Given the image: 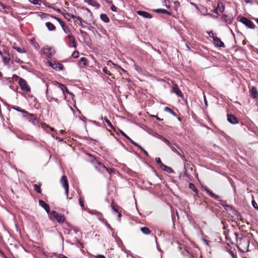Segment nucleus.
<instances>
[{"label": "nucleus", "mask_w": 258, "mask_h": 258, "mask_svg": "<svg viewBox=\"0 0 258 258\" xmlns=\"http://www.w3.org/2000/svg\"><path fill=\"white\" fill-rule=\"evenodd\" d=\"M237 245L238 248L243 251H248L249 240L247 237H240L236 238Z\"/></svg>", "instance_id": "nucleus-1"}, {"label": "nucleus", "mask_w": 258, "mask_h": 258, "mask_svg": "<svg viewBox=\"0 0 258 258\" xmlns=\"http://www.w3.org/2000/svg\"><path fill=\"white\" fill-rule=\"evenodd\" d=\"M46 63L56 71H59L62 69L63 65L55 61H48Z\"/></svg>", "instance_id": "nucleus-2"}, {"label": "nucleus", "mask_w": 258, "mask_h": 258, "mask_svg": "<svg viewBox=\"0 0 258 258\" xmlns=\"http://www.w3.org/2000/svg\"><path fill=\"white\" fill-rule=\"evenodd\" d=\"M240 22L250 29H254L255 27V25L246 17H241Z\"/></svg>", "instance_id": "nucleus-3"}, {"label": "nucleus", "mask_w": 258, "mask_h": 258, "mask_svg": "<svg viewBox=\"0 0 258 258\" xmlns=\"http://www.w3.org/2000/svg\"><path fill=\"white\" fill-rule=\"evenodd\" d=\"M43 54L50 58L55 53V50L51 47L43 48L42 50Z\"/></svg>", "instance_id": "nucleus-4"}, {"label": "nucleus", "mask_w": 258, "mask_h": 258, "mask_svg": "<svg viewBox=\"0 0 258 258\" xmlns=\"http://www.w3.org/2000/svg\"><path fill=\"white\" fill-rule=\"evenodd\" d=\"M18 84L23 91L26 92H29L30 91V89L27 85L26 81L23 79L20 78L19 79Z\"/></svg>", "instance_id": "nucleus-5"}, {"label": "nucleus", "mask_w": 258, "mask_h": 258, "mask_svg": "<svg viewBox=\"0 0 258 258\" xmlns=\"http://www.w3.org/2000/svg\"><path fill=\"white\" fill-rule=\"evenodd\" d=\"M51 215L60 223H62L64 221L63 216L61 214H59L55 211H52Z\"/></svg>", "instance_id": "nucleus-6"}, {"label": "nucleus", "mask_w": 258, "mask_h": 258, "mask_svg": "<svg viewBox=\"0 0 258 258\" xmlns=\"http://www.w3.org/2000/svg\"><path fill=\"white\" fill-rule=\"evenodd\" d=\"M60 182L64 187L65 189V194L67 195V197H68V193H69V184L67 180V178L66 176H62L61 180Z\"/></svg>", "instance_id": "nucleus-7"}, {"label": "nucleus", "mask_w": 258, "mask_h": 258, "mask_svg": "<svg viewBox=\"0 0 258 258\" xmlns=\"http://www.w3.org/2000/svg\"><path fill=\"white\" fill-rule=\"evenodd\" d=\"M96 169L99 172L103 173L105 172V170H107V167L101 162L97 161L94 164Z\"/></svg>", "instance_id": "nucleus-8"}, {"label": "nucleus", "mask_w": 258, "mask_h": 258, "mask_svg": "<svg viewBox=\"0 0 258 258\" xmlns=\"http://www.w3.org/2000/svg\"><path fill=\"white\" fill-rule=\"evenodd\" d=\"M90 214H96L97 215V216L98 217V219L99 220H100V221H102V222H104L105 225L107 226V227H108L109 229H110L111 231L113 230V229H112V228L110 226V225L107 223V222L105 221V220L102 217V215L97 212V211H91V212H89Z\"/></svg>", "instance_id": "nucleus-9"}, {"label": "nucleus", "mask_w": 258, "mask_h": 258, "mask_svg": "<svg viewBox=\"0 0 258 258\" xmlns=\"http://www.w3.org/2000/svg\"><path fill=\"white\" fill-rule=\"evenodd\" d=\"M55 19L58 21L65 33L70 34L71 33L70 29L65 25V23L62 20L56 17H55Z\"/></svg>", "instance_id": "nucleus-10"}, {"label": "nucleus", "mask_w": 258, "mask_h": 258, "mask_svg": "<svg viewBox=\"0 0 258 258\" xmlns=\"http://www.w3.org/2000/svg\"><path fill=\"white\" fill-rule=\"evenodd\" d=\"M233 19V18L231 15L224 14L221 17L222 21L227 24H230L232 23Z\"/></svg>", "instance_id": "nucleus-11"}, {"label": "nucleus", "mask_w": 258, "mask_h": 258, "mask_svg": "<svg viewBox=\"0 0 258 258\" xmlns=\"http://www.w3.org/2000/svg\"><path fill=\"white\" fill-rule=\"evenodd\" d=\"M168 146L171 148L173 152L176 153L180 157H183L181 153L178 150V149L180 150L179 148L176 144H171L170 143V145H168Z\"/></svg>", "instance_id": "nucleus-12"}, {"label": "nucleus", "mask_w": 258, "mask_h": 258, "mask_svg": "<svg viewBox=\"0 0 258 258\" xmlns=\"http://www.w3.org/2000/svg\"><path fill=\"white\" fill-rule=\"evenodd\" d=\"M137 13L140 16L147 19H151L152 18V15L149 14V13L145 12V11H138L137 12Z\"/></svg>", "instance_id": "nucleus-13"}, {"label": "nucleus", "mask_w": 258, "mask_h": 258, "mask_svg": "<svg viewBox=\"0 0 258 258\" xmlns=\"http://www.w3.org/2000/svg\"><path fill=\"white\" fill-rule=\"evenodd\" d=\"M249 94L250 96L254 98H258V91L255 87H252L249 91Z\"/></svg>", "instance_id": "nucleus-14"}, {"label": "nucleus", "mask_w": 258, "mask_h": 258, "mask_svg": "<svg viewBox=\"0 0 258 258\" xmlns=\"http://www.w3.org/2000/svg\"><path fill=\"white\" fill-rule=\"evenodd\" d=\"M227 120L231 124H236L238 123L237 118L232 114L227 115Z\"/></svg>", "instance_id": "nucleus-15"}, {"label": "nucleus", "mask_w": 258, "mask_h": 258, "mask_svg": "<svg viewBox=\"0 0 258 258\" xmlns=\"http://www.w3.org/2000/svg\"><path fill=\"white\" fill-rule=\"evenodd\" d=\"M39 205L42 207L46 212L48 213L50 211V208L49 205L46 204L44 201L42 200H39Z\"/></svg>", "instance_id": "nucleus-16"}, {"label": "nucleus", "mask_w": 258, "mask_h": 258, "mask_svg": "<svg viewBox=\"0 0 258 258\" xmlns=\"http://www.w3.org/2000/svg\"><path fill=\"white\" fill-rule=\"evenodd\" d=\"M172 92L175 93L178 96L180 97H182L183 96L181 91L179 89L178 86L176 84L173 85Z\"/></svg>", "instance_id": "nucleus-17"}, {"label": "nucleus", "mask_w": 258, "mask_h": 258, "mask_svg": "<svg viewBox=\"0 0 258 258\" xmlns=\"http://www.w3.org/2000/svg\"><path fill=\"white\" fill-rule=\"evenodd\" d=\"M112 210L113 211V212L114 214L117 215L118 217V221L119 222H120L121 220V212L119 211L117 207H115L114 206H112Z\"/></svg>", "instance_id": "nucleus-18"}, {"label": "nucleus", "mask_w": 258, "mask_h": 258, "mask_svg": "<svg viewBox=\"0 0 258 258\" xmlns=\"http://www.w3.org/2000/svg\"><path fill=\"white\" fill-rule=\"evenodd\" d=\"M213 42L214 44L219 47H223L224 43L218 37L214 38Z\"/></svg>", "instance_id": "nucleus-19"}, {"label": "nucleus", "mask_w": 258, "mask_h": 258, "mask_svg": "<svg viewBox=\"0 0 258 258\" xmlns=\"http://www.w3.org/2000/svg\"><path fill=\"white\" fill-rule=\"evenodd\" d=\"M84 1L88 5L96 7L97 9L100 7V5L95 0H84Z\"/></svg>", "instance_id": "nucleus-20"}, {"label": "nucleus", "mask_w": 258, "mask_h": 258, "mask_svg": "<svg viewBox=\"0 0 258 258\" xmlns=\"http://www.w3.org/2000/svg\"><path fill=\"white\" fill-rule=\"evenodd\" d=\"M26 115H24V116L27 118L29 121H31L32 122H34L35 120H36V117L35 115L33 114L29 113L27 112V113H25Z\"/></svg>", "instance_id": "nucleus-21"}, {"label": "nucleus", "mask_w": 258, "mask_h": 258, "mask_svg": "<svg viewBox=\"0 0 258 258\" xmlns=\"http://www.w3.org/2000/svg\"><path fill=\"white\" fill-rule=\"evenodd\" d=\"M205 190L211 197L213 198L215 200H219V196L214 194L210 189L207 187H205Z\"/></svg>", "instance_id": "nucleus-22"}, {"label": "nucleus", "mask_w": 258, "mask_h": 258, "mask_svg": "<svg viewBox=\"0 0 258 258\" xmlns=\"http://www.w3.org/2000/svg\"><path fill=\"white\" fill-rule=\"evenodd\" d=\"M161 168L165 171H166L167 172L169 173H174V171L170 167H168L164 164H162L161 165Z\"/></svg>", "instance_id": "nucleus-23"}, {"label": "nucleus", "mask_w": 258, "mask_h": 258, "mask_svg": "<svg viewBox=\"0 0 258 258\" xmlns=\"http://www.w3.org/2000/svg\"><path fill=\"white\" fill-rule=\"evenodd\" d=\"M13 48L15 49L20 53H24L26 52V50L23 47H18L15 44L13 46Z\"/></svg>", "instance_id": "nucleus-24"}, {"label": "nucleus", "mask_w": 258, "mask_h": 258, "mask_svg": "<svg viewBox=\"0 0 258 258\" xmlns=\"http://www.w3.org/2000/svg\"><path fill=\"white\" fill-rule=\"evenodd\" d=\"M153 11L155 12H156L157 13L166 14H167L168 15H171V13H170L169 12L167 11L165 9H157L154 10Z\"/></svg>", "instance_id": "nucleus-25"}, {"label": "nucleus", "mask_w": 258, "mask_h": 258, "mask_svg": "<svg viewBox=\"0 0 258 258\" xmlns=\"http://www.w3.org/2000/svg\"><path fill=\"white\" fill-rule=\"evenodd\" d=\"M11 59L13 61L16 62L18 63L21 64L23 63V61L18 58L16 55L13 54L12 55Z\"/></svg>", "instance_id": "nucleus-26"}, {"label": "nucleus", "mask_w": 258, "mask_h": 258, "mask_svg": "<svg viewBox=\"0 0 258 258\" xmlns=\"http://www.w3.org/2000/svg\"><path fill=\"white\" fill-rule=\"evenodd\" d=\"M100 17L101 20L105 23H108L109 22V18L105 14H101L100 16Z\"/></svg>", "instance_id": "nucleus-27"}, {"label": "nucleus", "mask_w": 258, "mask_h": 258, "mask_svg": "<svg viewBox=\"0 0 258 258\" xmlns=\"http://www.w3.org/2000/svg\"><path fill=\"white\" fill-rule=\"evenodd\" d=\"M216 7H217L218 10H219L221 12H223L224 11L225 7L222 2H219L217 4Z\"/></svg>", "instance_id": "nucleus-28"}, {"label": "nucleus", "mask_w": 258, "mask_h": 258, "mask_svg": "<svg viewBox=\"0 0 258 258\" xmlns=\"http://www.w3.org/2000/svg\"><path fill=\"white\" fill-rule=\"evenodd\" d=\"M45 25L49 31H53L55 29L54 25L50 22H46Z\"/></svg>", "instance_id": "nucleus-29"}, {"label": "nucleus", "mask_w": 258, "mask_h": 258, "mask_svg": "<svg viewBox=\"0 0 258 258\" xmlns=\"http://www.w3.org/2000/svg\"><path fill=\"white\" fill-rule=\"evenodd\" d=\"M54 85H55L56 87L59 88L63 92V93H64V88H66V86L61 84L57 82H55L54 83Z\"/></svg>", "instance_id": "nucleus-30"}, {"label": "nucleus", "mask_w": 258, "mask_h": 258, "mask_svg": "<svg viewBox=\"0 0 258 258\" xmlns=\"http://www.w3.org/2000/svg\"><path fill=\"white\" fill-rule=\"evenodd\" d=\"M142 232L145 235H149L151 233L150 230L146 227H142L141 228Z\"/></svg>", "instance_id": "nucleus-31"}, {"label": "nucleus", "mask_w": 258, "mask_h": 258, "mask_svg": "<svg viewBox=\"0 0 258 258\" xmlns=\"http://www.w3.org/2000/svg\"><path fill=\"white\" fill-rule=\"evenodd\" d=\"M41 127L43 130H44L46 132H48V130H50L51 131H54V129L53 128L49 126L47 124L44 123L41 124Z\"/></svg>", "instance_id": "nucleus-32"}, {"label": "nucleus", "mask_w": 258, "mask_h": 258, "mask_svg": "<svg viewBox=\"0 0 258 258\" xmlns=\"http://www.w3.org/2000/svg\"><path fill=\"white\" fill-rule=\"evenodd\" d=\"M3 62L5 66H9L10 59L7 58L6 56L3 55L2 56Z\"/></svg>", "instance_id": "nucleus-33"}, {"label": "nucleus", "mask_w": 258, "mask_h": 258, "mask_svg": "<svg viewBox=\"0 0 258 258\" xmlns=\"http://www.w3.org/2000/svg\"><path fill=\"white\" fill-rule=\"evenodd\" d=\"M69 38L70 41H72V43H73L72 46L73 47H76L77 43L76 42L75 37L72 35H69Z\"/></svg>", "instance_id": "nucleus-34"}, {"label": "nucleus", "mask_w": 258, "mask_h": 258, "mask_svg": "<svg viewBox=\"0 0 258 258\" xmlns=\"http://www.w3.org/2000/svg\"><path fill=\"white\" fill-rule=\"evenodd\" d=\"M164 110L166 112L170 113L174 116H176V113L169 107H165L164 108Z\"/></svg>", "instance_id": "nucleus-35"}, {"label": "nucleus", "mask_w": 258, "mask_h": 258, "mask_svg": "<svg viewBox=\"0 0 258 258\" xmlns=\"http://www.w3.org/2000/svg\"><path fill=\"white\" fill-rule=\"evenodd\" d=\"M34 190L37 193L40 194L41 192V188H40V185L34 184Z\"/></svg>", "instance_id": "nucleus-36"}, {"label": "nucleus", "mask_w": 258, "mask_h": 258, "mask_svg": "<svg viewBox=\"0 0 258 258\" xmlns=\"http://www.w3.org/2000/svg\"><path fill=\"white\" fill-rule=\"evenodd\" d=\"M189 188H190L191 189H192L194 192H195L196 194H198V190L196 187V186H195V185L192 183H190L189 184Z\"/></svg>", "instance_id": "nucleus-37"}, {"label": "nucleus", "mask_w": 258, "mask_h": 258, "mask_svg": "<svg viewBox=\"0 0 258 258\" xmlns=\"http://www.w3.org/2000/svg\"><path fill=\"white\" fill-rule=\"evenodd\" d=\"M13 108L18 111H19V112H22V113H27V111H26V110H25L24 109H22L19 107H13Z\"/></svg>", "instance_id": "nucleus-38"}, {"label": "nucleus", "mask_w": 258, "mask_h": 258, "mask_svg": "<svg viewBox=\"0 0 258 258\" xmlns=\"http://www.w3.org/2000/svg\"><path fill=\"white\" fill-rule=\"evenodd\" d=\"M105 172L108 173L109 174H112L114 173L115 170L114 168H107V170H105Z\"/></svg>", "instance_id": "nucleus-39"}, {"label": "nucleus", "mask_w": 258, "mask_h": 258, "mask_svg": "<svg viewBox=\"0 0 258 258\" xmlns=\"http://www.w3.org/2000/svg\"><path fill=\"white\" fill-rule=\"evenodd\" d=\"M128 140L129 141H130L131 143H132L133 145H134L135 146L138 147V148H139L140 149H142V147L139 145L138 144H137V143H136L135 142H134L133 140H132L130 138H129V139H128Z\"/></svg>", "instance_id": "nucleus-40"}, {"label": "nucleus", "mask_w": 258, "mask_h": 258, "mask_svg": "<svg viewBox=\"0 0 258 258\" xmlns=\"http://www.w3.org/2000/svg\"><path fill=\"white\" fill-rule=\"evenodd\" d=\"M72 18L74 19V22L75 23L77 24V20L80 21H83L82 18L79 16H72Z\"/></svg>", "instance_id": "nucleus-41"}, {"label": "nucleus", "mask_w": 258, "mask_h": 258, "mask_svg": "<svg viewBox=\"0 0 258 258\" xmlns=\"http://www.w3.org/2000/svg\"><path fill=\"white\" fill-rule=\"evenodd\" d=\"M80 61L83 63V64L84 65V66H86L87 65V59L83 57H81L80 59Z\"/></svg>", "instance_id": "nucleus-42"}, {"label": "nucleus", "mask_w": 258, "mask_h": 258, "mask_svg": "<svg viewBox=\"0 0 258 258\" xmlns=\"http://www.w3.org/2000/svg\"><path fill=\"white\" fill-rule=\"evenodd\" d=\"M104 119L111 128H113L112 124H111V122L107 118V117H104Z\"/></svg>", "instance_id": "nucleus-43"}, {"label": "nucleus", "mask_w": 258, "mask_h": 258, "mask_svg": "<svg viewBox=\"0 0 258 258\" xmlns=\"http://www.w3.org/2000/svg\"><path fill=\"white\" fill-rule=\"evenodd\" d=\"M223 206L225 207V210L227 211H234L233 208L230 205H223Z\"/></svg>", "instance_id": "nucleus-44"}, {"label": "nucleus", "mask_w": 258, "mask_h": 258, "mask_svg": "<svg viewBox=\"0 0 258 258\" xmlns=\"http://www.w3.org/2000/svg\"><path fill=\"white\" fill-rule=\"evenodd\" d=\"M74 58H78L79 56V52L78 51H75L72 55Z\"/></svg>", "instance_id": "nucleus-45"}, {"label": "nucleus", "mask_w": 258, "mask_h": 258, "mask_svg": "<svg viewBox=\"0 0 258 258\" xmlns=\"http://www.w3.org/2000/svg\"><path fill=\"white\" fill-rule=\"evenodd\" d=\"M103 72L105 74H106L108 75V76H111V73L109 71H108L107 70V68H106V67H104V68H103Z\"/></svg>", "instance_id": "nucleus-46"}, {"label": "nucleus", "mask_w": 258, "mask_h": 258, "mask_svg": "<svg viewBox=\"0 0 258 258\" xmlns=\"http://www.w3.org/2000/svg\"><path fill=\"white\" fill-rule=\"evenodd\" d=\"M118 132L120 134L122 135V136L125 137L126 139L128 140L129 139L130 137L127 136L122 130H119Z\"/></svg>", "instance_id": "nucleus-47"}, {"label": "nucleus", "mask_w": 258, "mask_h": 258, "mask_svg": "<svg viewBox=\"0 0 258 258\" xmlns=\"http://www.w3.org/2000/svg\"><path fill=\"white\" fill-rule=\"evenodd\" d=\"M208 35L210 37L212 38L213 39V40H214V38L216 37L215 36V34L212 31H210V32H208Z\"/></svg>", "instance_id": "nucleus-48"}, {"label": "nucleus", "mask_w": 258, "mask_h": 258, "mask_svg": "<svg viewBox=\"0 0 258 258\" xmlns=\"http://www.w3.org/2000/svg\"><path fill=\"white\" fill-rule=\"evenodd\" d=\"M155 160H156V162L159 165H160V168H161V165L163 164L162 163L160 158H159V157H157V158H156Z\"/></svg>", "instance_id": "nucleus-49"}, {"label": "nucleus", "mask_w": 258, "mask_h": 258, "mask_svg": "<svg viewBox=\"0 0 258 258\" xmlns=\"http://www.w3.org/2000/svg\"><path fill=\"white\" fill-rule=\"evenodd\" d=\"M251 204H252V205L254 209H255L256 210L258 209V205H257V204H256V203L254 201H252L251 202Z\"/></svg>", "instance_id": "nucleus-50"}, {"label": "nucleus", "mask_w": 258, "mask_h": 258, "mask_svg": "<svg viewBox=\"0 0 258 258\" xmlns=\"http://www.w3.org/2000/svg\"><path fill=\"white\" fill-rule=\"evenodd\" d=\"M29 2L34 5H38L39 0H29Z\"/></svg>", "instance_id": "nucleus-51"}, {"label": "nucleus", "mask_w": 258, "mask_h": 258, "mask_svg": "<svg viewBox=\"0 0 258 258\" xmlns=\"http://www.w3.org/2000/svg\"><path fill=\"white\" fill-rule=\"evenodd\" d=\"M162 141L163 142H164L165 144H166L168 146V145H170V142L167 139H166V138H162Z\"/></svg>", "instance_id": "nucleus-52"}, {"label": "nucleus", "mask_w": 258, "mask_h": 258, "mask_svg": "<svg viewBox=\"0 0 258 258\" xmlns=\"http://www.w3.org/2000/svg\"><path fill=\"white\" fill-rule=\"evenodd\" d=\"M63 16L64 17L66 18V19H67V16H70V17L71 18H72V16H75V15H73V14H69V13H64L63 14Z\"/></svg>", "instance_id": "nucleus-53"}, {"label": "nucleus", "mask_w": 258, "mask_h": 258, "mask_svg": "<svg viewBox=\"0 0 258 258\" xmlns=\"http://www.w3.org/2000/svg\"><path fill=\"white\" fill-rule=\"evenodd\" d=\"M202 240L207 245H209L210 241L207 240L205 237H203Z\"/></svg>", "instance_id": "nucleus-54"}, {"label": "nucleus", "mask_w": 258, "mask_h": 258, "mask_svg": "<svg viewBox=\"0 0 258 258\" xmlns=\"http://www.w3.org/2000/svg\"><path fill=\"white\" fill-rule=\"evenodd\" d=\"M0 5H1V6L2 7V8L3 9H9V7L8 6L3 4L1 2H0Z\"/></svg>", "instance_id": "nucleus-55"}, {"label": "nucleus", "mask_w": 258, "mask_h": 258, "mask_svg": "<svg viewBox=\"0 0 258 258\" xmlns=\"http://www.w3.org/2000/svg\"><path fill=\"white\" fill-rule=\"evenodd\" d=\"M110 9L113 12L117 11V8L114 5H112Z\"/></svg>", "instance_id": "nucleus-56"}, {"label": "nucleus", "mask_w": 258, "mask_h": 258, "mask_svg": "<svg viewBox=\"0 0 258 258\" xmlns=\"http://www.w3.org/2000/svg\"><path fill=\"white\" fill-rule=\"evenodd\" d=\"M218 9L217 8V7H216L215 9L211 10V12H213L214 13L216 14V15H218Z\"/></svg>", "instance_id": "nucleus-57"}, {"label": "nucleus", "mask_w": 258, "mask_h": 258, "mask_svg": "<svg viewBox=\"0 0 258 258\" xmlns=\"http://www.w3.org/2000/svg\"><path fill=\"white\" fill-rule=\"evenodd\" d=\"M79 203H80V205L81 206V207L82 208H84V203H83V201L82 200L81 198H80L79 199Z\"/></svg>", "instance_id": "nucleus-58"}, {"label": "nucleus", "mask_w": 258, "mask_h": 258, "mask_svg": "<svg viewBox=\"0 0 258 258\" xmlns=\"http://www.w3.org/2000/svg\"><path fill=\"white\" fill-rule=\"evenodd\" d=\"M206 15H208V16H209L210 17H211L213 18H217L218 17V15H217L216 16H214L211 14H210V13H208V14H206Z\"/></svg>", "instance_id": "nucleus-59"}, {"label": "nucleus", "mask_w": 258, "mask_h": 258, "mask_svg": "<svg viewBox=\"0 0 258 258\" xmlns=\"http://www.w3.org/2000/svg\"><path fill=\"white\" fill-rule=\"evenodd\" d=\"M57 257L58 258H68L67 256L64 255L63 254H59L57 256Z\"/></svg>", "instance_id": "nucleus-60"}, {"label": "nucleus", "mask_w": 258, "mask_h": 258, "mask_svg": "<svg viewBox=\"0 0 258 258\" xmlns=\"http://www.w3.org/2000/svg\"><path fill=\"white\" fill-rule=\"evenodd\" d=\"M82 21H80L78 23H77V24H78L81 27L84 28H85V26L84 25H83Z\"/></svg>", "instance_id": "nucleus-61"}, {"label": "nucleus", "mask_w": 258, "mask_h": 258, "mask_svg": "<svg viewBox=\"0 0 258 258\" xmlns=\"http://www.w3.org/2000/svg\"><path fill=\"white\" fill-rule=\"evenodd\" d=\"M141 149V150L143 152V153L145 154V155L146 156H148V153L146 150H144V149H143L142 148V149Z\"/></svg>", "instance_id": "nucleus-62"}, {"label": "nucleus", "mask_w": 258, "mask_h": 258, "mask_svg": "<svg viewBox=\"0 0 258 258\" xmlns=\"http://www.w3.org/2000/svg\"><path fill=\"white\" fill-rule=\"evenodd\" d=\"M97 258H106L103 255L98 254L96 256Z\"/></svg>", "instance_id": "nucleus-63"}, {"label": "nucleus", "mask_w": 258, "mask_h": 258, "mask_svg": "<svg viewBox=\"0 0 258 258\" xmlns=\"http://www.w3.org/2000/svg\"><path fill=\"white\" fill-rule=\"evenodd\" d=\"M157 138H158L159 139L162 140V138H164V137H162L161 135H157Z\"/></svg>", "instance_id": "nucleus-64"}]
</instances>
